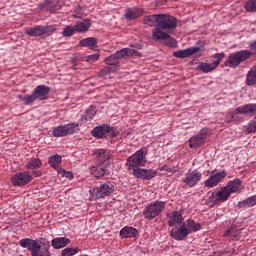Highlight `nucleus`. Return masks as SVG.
<instances>
[{"instance_id":"obj_1","label":"nucleus","mask_w":256,"mask_h":256,"mask_svg":"<svg viewBox=\"0 0 256 256\" xmlns=\"http://www.w3.org/2000/svg\"><path fill=\"white\" fill-rule=\"evenodd\" d=\"M177 29V18L171 15L159 14L158 25L152 30V39L154 41H166L168 47H175L176 42L171 37L172 31Z\"/></svg>"},{"instance_id":"obj_2","label":"nucleus","mask_w":256,"mask_h":256,"mask_svg":"<svg viewBox=\"0 0 256 256\" xmlns=\"http://www.w3.org/2000/svg\"><path fill=\"white\" fill-rule=\"evenodd\" d=\"M126 57H141V53L131 48H124L105 58L104 61L106 65H117L121 59H126Z\"/></svg>"},{"instance_id":"obj_3","label":"nucleus","mask_w":256,"mask_h":256,"mask_svg":"<svg viewBox=\"0 0 256 256\" xmlns=\"http://www.w3.org/2000/svg\"><path fill=\"white\" fill-rule=\"evenodd\" d=\"M51 91V88H49L46 85H39L37 86L31 95H26L23 98L24 105H31L34 101H45L47 99V96L49 95V92Z\"/></svg>"},{"instance_id":"obj_4","label":"nucleus","mask_w":256,"mask_h":256,"mask_svg":"<svg viewBox=\"0 0 256 256\" xmlns=\"http://www.w3.org/2000/svg\"><path fill=\"white\" fill-rule=\"evenodd\" d=\"M57 31V26L50 25V26H34L32 28L26 29L25 33L29 37H42V39H45V37H50V35H53Z\"/></svg>"},{"instance_id":"obj_5","label":"nucleus","mask_w":256,"mask_h":256,"mask_svg":"<svg viewBox=\"0 0 256 256\" xmlns=\"http://www.w3.org/2000/svg\"><path fill=\"white\" fill-rule=\"evenodd\" d=\"M249 57H251V51L249 50H242L236 53H231L224 65L226 67H232L235 69V67H239V64L243 63V61H246V59H249Z\"/></svg>"},{"instance_id":"obj_6","label":"nucleus","mask_w":256,"mask_h":256,"mask_svg":"<svg viewBox=\"0 0 256 256\" xmlns=\"http://www.w3.org/2000/svg\"><path fill=\"white\" fill-rule=\"evenodd\" d=\"M165 209L164 201H156L147 205L143 210L145 219H155Z\"/></svg>"},{"instance_id":"obj_7","label":"nucleus","mask_w":256,"mask_h":256,"mask_svg":"<svg viewBox=\"0 0 256 256\" xmlns=\"http://www.w3.org/2000/svg\"><path fill=\"white\" fill-rule=\"evenodd\" d=\"M79 131V124L70 123L61 126H57L53 129V137H67V135H73Z\"/></svg>"},{"instance_id":"obj_8","label":"nucleus","mask_w":256,"mask_h":256,"mask_svg":"<svg viewBox=\"0 0 256 256\" xmlns=\"http://www.w3.org/2000/svg\"><path fill=\"white\" fill-rule=\"evenodd\" d=\"M145 155H147V149L142 148L138 150L134 155L128 158V169H135V167H141L147 163L145 160Z\"/></svg>"},{"instance_id":"obj_9","label":"nucleus","mask_w":256,"mask_h":256,"mask_svg":"<svg viewBox=\"0 0 256 256\" xmlns=\"http://www.w3.org/2000/svg\"><path fill=\"white\" fill-rule=\"evenodd\" d=\"M113 191H115V186L111 183H105L98 188L90 190V194L92 197H95V199H103V197L111 195Z\"/></svg>"},{"instance_id":"obj_10","label":"nucleus","mask_w":256,"mask_h":256,"mask_svg":"<svg viewBox=\"0 0 256 256\" xmlns=\"http://www.w3.org/2000/svg\"><path fill=\"white\" fill-rule=\"evenodd\" d=\"M235 115H256V104H245L235 109L234 112L227 114V117L233 119Z\"/></svg>"},{"instance_id":"obj_11","label":"nucleus","mask_w":256,"mask_h":256,"mask_svg":"<svg viewBox=\"0 0 256 256\" xmlns=\"http://www.w3.org/2000/svg\"><path fill=\"white\" fill-rule=\"evenodd\" d=\"M208 133H209V129L204 128L200 131L199 134L192 136L189 139V147H191V149H197V147H201V145L205 143V139H207Z\"/></svg>"},{"instance_id":"obj_12","label":"nucleus","mask_w":256,"mask_h":256,"mask_svg":"<svg viewBox=\"0 0 256 256\" xmlns=\"http://www.w3.org/2000/svg\"><path fill=\"white\" fill-rule=\"evenodd\" d=\"M33 181V176L29 172H20L11 177L12 185L21 186L27 185Z\"/></svg>"},{"instance_id":"obj_13","label":"nucleus","mask_w":256,"mask_h":256,"mask_svg":"<svg viewBox=\"0 0 256 256\" xmlns=\"http://www.w3.org/2000/svg\"><path fill=\"white\" fill-rule=\"evenodd\" d=\"M227 177V172H212L211 176L205 181V187H215L222 179Z\"/></svg>"},{"instance_id":"obj_14","label":"nucleus","mask_w":256,"mask_h":256,"mask_svg":"<svg viewBox=\"0 0 256 256\" xmlns=\"http://www.w3.org/2000/svg\"><path fill=\"white\" fill-rule=\"evenodd\" d=\"M95 159L98 161V165L105 167L109 165L111 154L104 149H98L94 152Z\"/></svg>"},{"instance_id":"obj_15","label":"nucleus","mask_w":256,"mask_h":256,"mask_svg":"<svg viewBox=\"0 0 256 256\" xmlns=\"http://www.w3.org/2000/svg\"><path fill=\"white\" fill-rule=\"evenodd\" d=\"M231 197V194L226 186L222 187L219 191L211 194V199L214 203L227 201Z\"/></svg>"},{"instance_id":"obj_16","label":"nucleus","mask_w":256,"mask_h":256,"mask_svg":"<svg viewBox=\"0 0 256 256\" xmlns=\"http://www.w3.org/2000/svg\"><path fill=\"white\" fill-rule=\"evenodd\" d=\"M201 173L194 170L186 174V177L183 179V183L186 184L188 187H195L196 183L201 181Z\"/></svg>"},{"instance_id":"obj_17","label":"nucleus","mask_w":256,"mask_h":256,"mask_svg":"<svg viewBox=\"0 0 256 256\" xmlns=\"http://www.w3.org/2000/svg\"><path fill=\"white\" fill-rule=\"evenodd\" d=\"M189 235V229L185 224H182L179 228H174L171 231V237L173 239H176V241H183L184 237H187Z\"/></svg>"},{"instance_id":"obj_18","label":"nucleus","mask_w":256,"mask_h":256,"mask_svg":"<svg viewBox=\"0 0 256 256\" xmlns=\"http://www.w3.org/2000/svg\"><path fill=\"white\" fill-rule=\"evenodd\" d=\"M201 48L194 46L190 47L188 49L179 50L176 52H173L174 57H177V59H187V57H191V55H195V53H198Z\"/></svg>"},{"instance_id":"obj_19","label":"nucleus","mask_w":256,"mask_h":256,"mask_svg":"<svg viewBox=\"0 0 256 256\" xmlns=\"http://www.w3.org/2000/svg\"><path fill=\"white\" fill-rule=\"evenodd\" d=\"M107 133H111V126L108 124H102L92 130L93 137H97L98 139H101V137L107 135Z\"/></svg>"},{"instance_id":"obj_20","label":"nucleus","mask_w":256,"mask_h":256,"mask_svg":"<svg viewBox=\"0 0 256 256\" xmlns=\"http://www.w3.org/2000/svg\"><path fill=\"white\" fill-rule=\"evenodd\" d=\"M143 15V9L141 8H128L125 12L126 19L129 21H133V19H137Z\"/></svg>"},{"instance_id":"obj_21","label":"nucleus","mask_w":256,"mask_h":256,"mask_svg":"<svg viewBox=\"0 0 256 256\" xmlns=\"http://www.w3.org/2000/svg\"><path fill=\"white\" fill-rule=\"evenodd\" d=\"M225 187L231 195L232 193H237V191H241V189L243 188V184L241 183V180L234 179L233 181H229Z\"/></svg>"},{"instance_id":"obj_22","label":"nucleus","mask_w":256,"mask_h":256,"mask_svg":"<svg viewBox=\"0 0 256 256\" xmlns=\"http://www.w3.org/2000/svg\"><path fill=\"white\" fill-rule=\"evenodd\" d=\"M71 243V239L65 237H58L52 240V247L54 249H63V247H67Z\"/></svg>"},{"instance_id":"obj_23","label":"nucleus","mask_w":256,"mask_h":256,"mask_svg":"<svg viewBox=\"0 0 256 256\" xmlns=\"http://www.w3.org/2000/svg\"><path fill=\"white\" fill-rule=\"evenodd\" d=\"M91 171V175H93L94 177H103L106 173H107V169L105 168V166L101 165V164H97L96 166H92L90 168Z\"/></svg>"},{"instance_id":"obj_24","label":"nucleus","mask_w":256,"mask_h":256,"mask_svg":"<svg viewBox=\"0 0 256 256\" xmlns=\"http://www.w3.org/2000/svg\"><path fill=\"white\" fill-rule=\"evenodd\" d=\"M39 243L37 242V240H33L30 238H24L22 240H20V246L23 247V249H28V251H32L35 246H37Z\"/></svg>"},{"instance_id":"obj_25","label":"nucleus","mask_w":256,"mask_h":256,"mask_svg":"<svg viewBox=\"0 0 256 256\" xmlns=\"http://www.w3.org/2000/svg\"><path fill=\"white\" fill-rule=\"evenodd\" d=\"M181 223H183V216L181 215V213H179V211H174L172 213V216L168 220V225H170V227H173V225H181Z\"/></svg>"},{"instance_id":"obj_26","label":"nucleus","mask_w":256,"mask_h":256,"mask_svg":"<svg viewBox=\"0 0 256 256\" xmlns=\"http://www.w3.org/2000/svg\"><path fill=\"white\" fill-rule=\"evenodd\" d=\"M143 21L144 25H148L149 27H157V25H159V14L145 16Z\"/></svg>"},{"instance_id":"obj_27","label":"nucleus","mask_w":256,"mask_h":256,"mask_svg":"<svg viewBox=\"0 0 256 256\" xmlns=\"http://www.w3.org/2000/svg\"><path fill=\"white\" fill-rule=\"evenodd\" d=\"M74 27L77 33H86V31H89V27H91V21L84 20L74 25Z\"/></svg>"},{"instance_id":"obj_28","label":"nucleus","mask_w":256,"mask_h":256,"mask_svg":"<svg viewBox=\"0 0 256 256\" xmlns=\"http://www.w3.org/2000/svg\"><path fill=\"white\" fill-rule=\"evenodd\" d=\"M246 85L253 86L256 85V66H253L247 73Z\"/></svg>"},{"instance_id":"obj_29","label":"nucleus","mask_w":256,"mask_h":256,"mask_svg":"<svg viewBox=\"0 0 256 256\" xmlns=\"http://www.w3.org/2000/svg\"><path fill=\"white\" fill-rule=\"evenodd\" d=\"M137 234H138L137 229H135V228H133V227H124V228L120 231L121 237H125V238L137 237Z\"/></svg>"},{"instance_id":"obj_30","label":"nucleus","mask_w":256,"mask_h":256,"mask_svg":"<svg viewBox=\"0 0 256 256\" xmlns=\"http://www.w3.org/2000/svg\"><path fill=\"white\" fill-rule=\"evenodd\" d=\"M79 45L81 47H89V49H93V47H97V39L95 37H88L80 40Z\"/></svg>"},{"instance_id":"obj_31","label":"nucleus","mask_w":256,"mask_h":256,"mask_svg":"<svg viewBox=\"0 0 256 256\" xmlns=\"http://www.w3.org/2000/svg\"><path fill=\"white\" fill-rule=\"evenodd\" d=\"M62 159L63 158L61 157V155L56 154L48 159V163L50 167H53V169H56L57 171H59V169H61L59 168V166L61 165Z\"/></svg>"},{"instance_id":"obj_32","label":"nucleus","mask_w":256,"mask_h":256,"mask_svg":"<svg viewBox=\"0 0 256 256\" xmlns=\"http://www.w3.org/2000/svg\"><path fill=\"white\" fill-rule=\"evenodd\" d=\"M198 69L203 73H211V71L217 69V63H200Z\"/></svg>"},{"instance_id":"obj_33","label":"nucleus","mask_w":256,"mask_h":256,"mask_svg":"<svg viewBox=\"0 0 256 256\" xmlns=\"http://www.w3.org/2000/svg\"><path fill=\"white\" fill-rule=\"evenodd\" d=\"M31 256H51L49 250L41 248V245L34 246L33 250L30 252Z\"/></svg>"},{"instance_id":"obj_34","label":"nucleus","mask_w":256,"mask_h":256,"mask_svg":"<svg viewBox=\"0 0 256 256\" xmlns=\"http://www.w3.org/2000/svg\"><path fill=\"white\" fill-rule=\"evenodd\" d=\"M223 237H231V239H239L241 237V229L232 227L223 235Z\"/></svg>"},{"instance_id":"obj_35","label":"nucleus","mask_w":256,"mask_h":256,"mask_svg":"<svg viewBox=\"0 0 256 256\" xmlns=\"http://www.w3.org/2000/svg\"><path fill=\"white\" fill-rule=\"evenodd\" d=\"M255 205H256V196H251L246 200L239 202L238 204L240 209H243V207H255Z\"/></svg>"},{"instance_id":"obj_36","label":"nucleus","mask_w":256,"mask_h":256,"mask_svg":"<svg viewBox=\"0 0 256 256\" xmlns=\"http://www.w3.org/2000/svg\"><path fill=\"white\" fill-rule=\"evenodd\" d=\"M186 229H188L189 233H193L195 231H199L201 229V224L193 221V220H188L187 223L185 224Z\"/></svg>"},{"instance_id":"obj_37","label":"nucleus","mask_w":256,"mask_h":256,"mask_svg":"<svg viewBox=\"0 0 256 256\" xmlns=\"http://www.w3.org/2000/svg\"><path fill=\"white\" fill-rule=\"evenodd\" d=\"M244 9L247 13H256V0H248L244 4Z\"/></svg>"},{"instance_id":"obj_38","label":"nucleus","mask_w":256,"mask_h":256,"mask_svg":"<svg viewBox=\"0 0 256 256\" xmlns=\"http://www.w3.org/2000/svg\"><path fill=\"white\" fill-rule=\"evenodd\" d=\"M80 251L79 247L76 248H65L62 250L61 252V256H73V255H77V253Z\"/></svg>"},{"instance_id":"obj_39","label":"nucleus","mask_w":256,"mask_h":256,"mask_svg":"<svg viewBox=\"0 0 256 256\" xmlns=\"http://www.w3.org/2000/svg\"><path fill=\"white\" fill-rule=\"evenodd\" d=\"M244 133H256V122L250 121L247 125L244 126Z\"/></svg>"},{"instance_id":"obj_40","label":"nucleus","mask_w":256,"mask_h":256,"mask_svg":"<svg viewBox=\"0 0 256 256\" xmlns=\"http://www.w3.org/2000/svg\"><path fill=\"white\" fill-rule=\"evenodd\" d=\"M26 167L27 169H37V167H41V160L34 158L28 162Z\"/></svg>"},{"instance_id":"obj_41","label":"nucleus","mask_w":256,"mask_h":256,"mask_svg":"<svg viewBox=\"0 0 256 256\" xmlns=\"http://www.w3.org/2000/svg\"><path fill=\"white\" fill-rule=\"evenodd\" d=\"M133 176L137 177V179H145V169L135 168L133 170Z\"/></svg>"},{"instance_id":"obj_42","label":"nucleus","mask_w":256,"mask_h":256,"mask_svg":"<svg viewBox=\"0 0 256 256\" xmlns=\"http://www.w3.org/2000/svg\"><path fill=\"white\" fill-rule=\"evenodd\" d=\"M38 245H40L41 249H46L47 251H49L51 245L49 243V240L45 239V238H40L37 241Z\"/></svg>"},{"instance_id":"obj_43","label":"nucleus","mask_w":256,"mask_h":256,"mask_svg":"<svg viewBox=\"0 0 256 256\" xmlns=\"http://www.w3.org/2000/svg\"><path fill=\"white\" fill-rule=\"evenodd\" d=\"M75 31H77L75 30V26H66L63 30V36L71 37Z\"/></svg>"},{"instance_id":"obj_44","label":"nucleus","mask_w":256,"mask_h":256,"mask_svg":"<svg viewBox=\"0 0 256 256\" xmlns=\"http://www.w3.org/2000/svg\"><path fill=\"white\" fill-rule=\"evenodd\" d=\"M156 175H157V172L155 170L144 169V179H146V180L153 179V177H155Z\"/></svg>"},{"instance_id":"obj_45","label":"nucleus","mask_w":256,"mask_h":256,"mask_svg":"<svg viewBox=\"0 0 256 256\" xmlns=\"http://www.w3.org/2000/svg\"><path fill=\"white\" fill-rule=\"evenodd\" d=\"M213 58L216 59L213 63H216V67H219L221 61L225 59V53H216L213 55Z\"/></svg>"},{"instance_id":"obj_46","label":"nucleus","mask_w":256,"mask_h":256,"mask_svg":"<svg viewBox=\"0 0 256 256\" xmlns=\"http://www.w3.org/2000/svg\"><path fill=\"white\" fill-rule=\"evenodd\" d=\"M97 113V111H95V109H90L87 110L84 114V119L86 121H91L93 119V117H95V114Z\"/></svg>"},{"instance_id":"obj_47","label":"nucleus","mask_w":256,"mask_h":256,"mask_svg":"<svg viewBox=\"0 0 256 256\" xmlns=\"http://www.w3.org/2000/svg\"><path fill=\"white\" fill-rule=\"evenodd\" d=\"M99 60V54H92L84 57V61H88L89 63H95V61Z\"/></svg>"},{"instance_id":"obj_48","label":"nucleus","mask_w":256,"mask_h":256,"mask_svg":"<svg viewBox=\"0 0 256 256\" xmlns=\"http://www.w3.org/2000/svg\"><path fill=\"white\" fill-rule=\"evenodd\" d=\"M58 173H62L63 177H67L68 179H73V177H74L72 172L65 171L63 169H58Z\"/></svg>"},{"instance_id":"obj_49","label":"nucleus","mask_w":256,"mask_h":256,"mask_svg":"<svg viewBox=\"0 0 256 256\" xmlns=\"http://www.w3.org/2000/svg\"><path fill=\"white\" fill-rule=\"evenodd\" d=\"M250 49H252L253 51H256V40L250 43Z\"/></svg>"},{"instance_id":"obj_50","label":"nucleus","mask_w":256,"mask_h":256,"mask_svg":"<svg viewBox=\"0 0 256 256\" xmlns=\"http://www.w3.org/2000/svg\"><path fill=\"white\" fill-rule=\"evenodd\" d=\"M104 75H105V70H102V71L100 72V76L103 77Z\"/></svg>"},{"instance_id":"obj_51","label":"nucleus","mask_w":256,"mask_h":256,"mask_svg":"<svg viewBox=\"0 0 256 256\" xmlns=\"http://www.w3.org/2000/svg\"><path fill=\"white\" fill-rule=\"evenodd\" d=\"M25 96H23V95H18V99H21V101H23V98H24Z\"/></svg>"}]
</instances>
